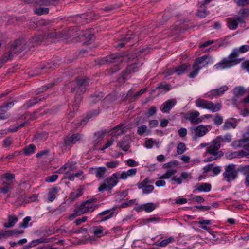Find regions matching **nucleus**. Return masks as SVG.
I'll return each mask as SVG.
<instances>
[{
	"label": "nucleus",
	"instance_id": "nucleus-10",
	"mask_svg": "<svg viewBox=\"0 0 249 249\" xmlns=\"http://www.w3.org/2000/svg\"><path fill=\"white\" fill-rule=\"evenodd\" d=\"M115 208V207H113L112 209L104 211L98 214L96 216L97 221L101 223L113 217L115 214L114 210Z\"/></svg>",
	"mask_w": 249,
	"mask_h": 249
},
{
	"label": "nucleus",
	"instance_id": "nucleus-18",
	"mask_svg": "<svg viewBox=\"0 0 249 249\" xmlns=\"http://www.w3.org/2000/svg\"><path fill=\"white\" fill-rule=\"evenodd\" d=\"M209 58V55H205L201 57H198L196 59L195 62L193 64V68L199 67L200 66L203 67H206L207 65L210 63L209 61H208V59Z\"/></svg>",
	"mask_w": 249,
	"mask_h": 249
},
{
	"label": "nucleus",
	"instance_id": "nucleus-55",
	"mask_svg": "<svg viewBox=\"0 0 249 249\" xmlns=\"http://www.w3.org/2000/svg\"><path fill=\"white\" fill-rule=\"evenodd\" d=\"M194 70L190 73L189 77L193 78L195 77L198 73L199 70L202 69V67L193 68Z\"/></svg>",
	"mask_w": 249,
	"mask_h": 249
},
{
	"label": "nucleus",
	"instance_id": "nucleus-64",
	"mask_svg": "<svg viewBox=\"0 0 249 249\" xmlns=\"http://www.w3.org/2000/svg\"><path fill=\"white\" fill-rule=\"evenodd\" d=\"M223 122V118L221 116L216 114L214 119V123L216 125H220Z\"/></svg>",
	"mask_w": 249,
	"mask_h": 249
},
{
	"label": "nucleus",
	"instance_id": "nucleus-30",
	"mask_svg": "<svg viewBox=\"0 0 249 249\" xmlns=\"http://www.w3.org/2000/svg\"><path fill=\"white\" fill-rule=\"evenodd\" d=\"M107 133V132L105 130H101L95 133L93 141L94 144L97 145L102 140Z\"/></svg>",
	"mask_w": 249,
	"mask_h": 249
},
{
	"label": "nucleus",
	"instance_id": "nucleus-42",
	"mask_svg": "<svg viewBox=\"0 0 249 249\" xmlns=\"http://www.w3.org/2000/svg\"><path fill=\"white\" fill-rule=\"evenodd\" d=\"M177 173L176 169H169L166 172L160 177V179H168Z\"/></svg>",
	"mask_w": 249,
	"mask_h": 249
},
{
	"label": "nucleus",
	"instance_id": "nucleus-38",
	"mask_svg": "<svg viewBox=\"0 0 249 249\" xmlns=\"http://www.w3.org/2000/svg\"><path fill=\"white\" fill-rule=\"evenodd\" d=\"M246 92V89L243 87H236L234 89L233 94L235 97H238L243 95Z\"/></svg>",
	"mask_w": 249,
	"mask_h": 249
},
{
	"label": "nucleus",
	"instance_id": "nucleus-48",
	"mask_svg": "<svg viewBox=\"0 0 249 249\" xmlns=\"http://www.w3.org/2000/svg\"><path fill=\"white\" fill-rule=\"evenodd\" d=\"M35 13L38 15H42L43 14H46L49 13V8L39 7L36 8L35 11Z\"/></svg>",
	"mask_w": 249,
	"mask_h": 249
},
{
	"label": "nucleus",
	"instance_id": "nucleus-6",
	"mask_svg": "<svg viewBox=\"0 0 249 249\" xmlns=\"http://www.w3.org/2000/svg\"><path fill=\"white\" fill-rule=\"evenodd\" d=\"M10 50L13 54L18 55L27 52L29 50V46L27 45L24 39H18L14 41Z\"/></svg>",
	"mask_w": 249,
	"mask_h": 249
},
{
	"label": "nucleus",
	"instance_id": "nucleus-11",
	"mask_svg": "<svg viewBox=\"0 0 249 249\" xmlns=\"http://www.w3.org/2000/svg\"><path fill=\"white\" fill-rule=\"evenodd\" d=\"M192 132L194 134L193 139L196 140L198 137L204 136L208 132V129L207 126L200 125L192 128Z\"/></svg>",
	"mask_w": 249,
	"mask_h": 249
},
{
	"label": "nucleus",
	"instance_id": "nucleus-26",
	"mask_svg": "<svg viewBox=\"0 0 249 249\" xmlns=\"http://www.w3.org/2000/svg\"><path fill=\"white\" fill-rule=\"evenodd\" d=\"M115 101V97L112 95L107 96L102 101V107L104 108H108L111 106Z\"/></svg>",
	"mask_w": 249,
	"mask_h": 249
},
{
	"label": "nucleus",
	"instance_id": "nucleus-21",
	"mask_svg": "<svg viewBox=\"0 0 249 249\" xmlns=\"http://www.w3.org/2000/svg\"><path fill=\"white\" fill-rule=\"evenodd\" d=\"M104 97V94L102 92H96L91 94L89 98V104L91 106L101 100Z\"/></svg>",
	"mask_w": 249,
	"mask_h": 249
},
{
	"label": "nucleus",
	"instance_id": "nucleus-32",
	"mask_svg": "<svg viewBox=\"0 0 249 249\" xmlns=\"http://www.w3.org/2000/svg\"><path fill=\"white\" fill-rule=\"evenodd\" d=\"M117 145L124 151H127L129 148L128 139L123 138L121 139Z\"/></svg>",
	"mask_w": 249,
	"mask_h": 249
},
{
	"label": "nucleus",
	"instance_id": "nucleus-25",
	"mask_svg": "<svg viewBox=\"0 0 249 249\" xmlns=\"http://www.w3.org/2000/svg\"><path fill=\"white\" fill-rule=\"evenodd\" d=\"M46 35V38H50L52 39H60L64 37V34L60 32H56V30L52 29L49 31Z\"/></svg>",
	"mask_w": 249,
	"mask_h": 249
},
{
	"label": "nucleus",
	"instance_id": "nucleus-13",
	"mask_svg": "<svg viewBox=\"0 0 249 249\" xmlns=\"http://www.w3.org/2000/svg\"><path fill=\"white\" fill-rule=\"evenodd\" d=\"M231 141V136L229 134L225 135L219 136L213 140L212 143L215 146L216 149H219L221 147V142H230Z\"/></svg>",
	"mask_w": 249,
	"mask_h": 249
},
{
	"label": "nucleus",
	"instance_id": "nucleus-39",
	"mask_svg": "<svg viewBox=\"0 0 249 249\" xmlns=\"http://www.w3.org/2000/svg\"><path fill=\"white\" fill-rule=\"evenodd\" d=\"M171 89V86L169 84L160 83L158 85L156 89L153 90L155 91L157 89H162L164 92L170 90Z\"/></svg>",
	"mask_w": 249,
	"mask_h": 249
},
{
	"label": "nucleus",
	"instance_id": "nucleus-12",
	"mask_svg": "<svg viewBox=\"0 0 249 249\" xmlns=\"http://www.w3.org/2000/svg\"><path fill=\"white\" fill-rule=\"evenodd\" d=\"M245 21L238 15L230 18L228 20V27L231 30H235L238 28L239 23H244Z\"/></svg>",
	"mask_w": 249,
	"mask_h": 249
},
{
	"label": "nucleus",
	"instance_id": "nucleus-60",
	"mask_svg": "<svg viewBox=\"0 0 249 249\" xmlns=\"http://www.w3.org/2000/svg\"><path fill=\"white\" fill-rule=\"evenodd\" d=\"M138 70V67L136 66V64L131 65L127 67V71L129 73L135 72Z\"/></svg>",
	"mask_w": 249,
	"mask_h": 249
},
{
	"label": "nucleus",
	"instance_id": "nucleus-50",
	"mask_svg": "<svg viewBox=\"0 0 249 249\" xmlns=\"http://www.w3.org/2000/svg\"><path fill=\"white\" fill-rule=\"evenodd\" d=\"M237 172L238 173L239 172L242 173L244 175H247L249 174V165H246L245 166H239L236 169Z\"/></svg>",
	"mask_w": 249,
	"mask_h": 249
},
{
	"label": "nucleus",
	"instance_id": "nucleus-33",
	"mask_svg": "<svg viewBox=\"0 0 249 249\" xmlns=\"http://www.w3.org/2000/svg\"><path fill=\"white\" fill-rule=\"evenodd\" d=\"M208 14L209 12L207 11V6L201 3L197 11L198 16L200 18H204Z\"/></svg>",
	"mask_w": 249,
	"mask_h": 249
},
{
	"label": "nucleus",
	"instance_id": "nucleus-34",
	"mask_svg": "<svg viewBox=\"0 0 249 249\" xmlns=\"http://www.w3.org/2000/svg\"><path fill=\"white\" fill-rule=\"evenodd\" d=\"M228 87L226 86H224L219 89H215L211 91V95L212 96H218L224 94V93L227 90Z\"/></svg>",
	"mask_w": 249,
	"mask_h": 249
},
{
	"label": "nucleus",
	"instance_id": "nucleus-46",
	"mask_svg": "<svg viewBox=\"0 0 249 249\" xmlns=\"http://www.w3.org/2000/svg\"><path fill=\"white\" fill-rule=\"evenodd\" d=\"M13 53L10 50L9 52L4 54L1 58L0 59L1 62H2L3 64L6 62L8 60L11 59L13 57Z\"/></svg>",
	"mask_w": 249,
	"mask_h": 249
},
{
	"label": "nucleus",
	"instance_id": "nucleus-54",
	"mask_svg": "<svg viewBox=\"0 0 249 249\" xmlns=\"http://www.w3.org/2000/svg\"><path fill=\"white\" fill-rule=\"evenodd\" d=\"M3 178L8 182H11L12 184V180L15 178V175L12 173H7L3 175Z\"/></svg>",
	"mask_w": 249,
	"mask_h": 249
},
{
	"label": "nucleus",
	"instance_id": "nucleus-62",
	"mask_svg": "<svg viewBox=\"0 0 249 249\" xmlns=\"http://www.w3.org/2000/svg\"><path fill=\"white\" fill-rule=\"evenodd\" d=\"M58 178L57 175H53L50 176H48L45 178V181L48 182H53L55 181Z\"/></svg>",
	"mask_w": 249,
	"mask_h": 249
},
{
	"label": "nucleus",
	"instance_id": "nucleus-43",
	"mask_svg": "<svg viewBox=\"0 0 249 249\" xmlns=\"http://www.w3.org/2000/svg\"><path fill=\"white\" fill-rule=\"evenodd\" d=\"M174 239L172 237H169L166 239L163 240L160 243L156 244V245L161 247H166L168 244L174 242Z\"/></svg>",
	"mask_w": 249,
	"mask_h": 249
},
{
	"label": "nucleus",
	"instance_id": "nucleus-4",
	"mask_svg": "<svg viewBox=\"0 0 249 249\" xmlns=\"http://www.w3.org/2000/svg\"><path fill=\"white\" fill-rule=\"evenodd\" d=\"M196 105L198 107L211 110L213 112L219 111L221 108V104L218 103L214 105L212 102L202 99L200 98L196 101Z\"/></svg>",
	"mask_w": 249,
	"mask_h": 249
},
{
	"label": "nucleus",
	"instance_id": "nucleus-35",
	"mask_svg": "<svg viewBox=\"0 0 249 249\" xmlns=\"http://www.w3.org/2000/svg\"><path fill=\"white\" fill-rule=\"evenodd\" d=\"M18 218L15 215H10L8 216V220L7 223H5L3 226L7 228H11L18 222Z\"/></svg>",
	"mask_w": 249,
	"mask_h": 249
},
{
	"label": "nucleus",
	"instance_id": "nucleus-49",
	"mask_svg": "<svg viewBox=\"0 0 249 249\" xmlns=\"http://www.w3.org/2000/svg\"><path fill=\"white\" fill-rule=\"evenodd\" d=\"M186 149L184 143L180 142L178 144L177 148V152L178 155L182 154Z\"/></svg>",
	"mask_w": 249,
	"mask_h": 249
},
{
	"label": "nucleus",
	"instance_id": "nucleus-37",
	"mask_svg": "<svg viewBox=\"0 0 249 249\" xmlns=\"http://www.w3.org/2000/svg\"><path fill=\"white\" fill-rule=\"evenodd\" d=\"M189 67H190V65L183 64V65L179 66L178 67H175L174 70H175V73H176L178 75H181V74L184 73V72Z\"/></svg>",
	"mask_w": 249,
	"mask_h": 249
},
{
	"label": "nucleus",
	"instance_id": "nucleus-3",
	"mask_svg": "<svg viewBox=\"0 0 249 249\" xmlns=\"http://www.w3.org/2000/svg\"><path fill=\"white\" fill-rule=\"evenodd\" d=\"M119 172H116L109 178H106L103 183L99 187L98 191L102 192L104 190H111L118 182V179H120L118 175Z\"/></svg>",
	"mask_w": 249,
	"mask_h": 249
},
{
	"label": "nucleus",
	"instance_id": "nucleus-1",
	"mask_svg": "<svg viewBox=\"0 0 249 249\" xmlns=\"http://www.w3.org/2000/svg\"><path fill=\"white\" fill-rule=\"evenodd\" d=\"M249 50V45H244L238 49H234L227 58H224L222 61L214 65L215 69H224L230 68L238 63L237 57L239 53H244Z\"/></svg>",
	"mask_w": 249,
	"mask_h": 249
},
{
	"label": "nucleus",
	"instance_id": "nucleus-5",
	"mask_svg": "<svg viewBox=\"0 0 249 249\" xmlns=\"http://www.w3.org/2000/svg\"><path fill=\"white\" fill-rule=\"evenodd\" d=\"M223 177V179L228 183L234 180L238 177L236 165L230 164L225 166Z\"/></svg>",
	"mask_w": 249,
	"mask_h": 249
},
{
	"label": "nucleus",
	"instance_id": "nucleus-22",
	"mask_svg": "<svg viewBox=\"0 0 249 249\" xmlns=\"http://www.w3.org/2000/svg\"><path fill=\"white\" fill-rule=\"evenodd\" d=\"M176 100L169 99L162 105V108L161 109L164 113H168L170 109L176 104Z\"/></svg>",
	"mask_w": 249,
	"mask_h": 249
},
{
	"label": "nucleus",
	"instance_id": "nucleus-20",
	"mask_svg": "<svg viewBox=\"0 0 249 249\" xmlns=\"http://www.w3.org/2000/svg\"><path fill=\"white\" fill-rule=\"evenodd\" d=\"M107 171V169L105 167H100L98 168H90L89 169V172L90 174L95 175L97 178H103Z\"/></svg>",
	"mask_w": 249,
	"mask_h": 249
},
{
	"label": "nucleus",
	"instance_id": "nucleus-40",
	"mask_svg": "<svg viewBox=\"0 0 249 249\" xmlns=\"http://www.w3.org/2000/svg\"><path fill=\"white\" fill-rule=\"evenodd\" d=\"M57 2L56 0H38L37 4L43 6L54 5Z\"/></svg>",
	"mask_w": 249,
	"mask_h": 249
},
{
	"label": "nucleus",
	"instance_id": "nucleus-23",
	"mask_svg": "<svg viewBox=\"0 0 249 249\" xmlns=\"http://www.w3.org/2000/svg\"><path fill=\"white\" fill-rule=\"evenodd\" d=\"M126 130V126L124 124H120L113 129L111 134L115 136H120L124 133Z\"/></svg>",
	"mask_w": 249,
	"mask_h": 249
},
{
	"label": "nucleus",
	"instance_id": "nucleus-45",
	"mask_svg": "<svg viewBox=\"0 0 249 249\" xmlns=\"http://www.w3.org/2000/svg\"><path fill=\"white\" fill-rule=\"evenodd\" d=\"M82 36L85 37L87 40L84 42V44H88L89 41H92L94 39V36L92 34H89L88 33H86L81 35Z\"/></svg>",
	"mask_w": 249,
	"mask_h": 249
},
{
	"label": "nucleus",
	"instance_id": "nucleus-14",
	"mask_svg": "<svg viewBox=\"0 0 249 249\" xmlns=\"http://www.w3.org/2000/svg\"><path fill=\"white\" fill-rule=\"evenodd\" d=\"M200 115L198 111H194L192 112H188L185 115V118L190 121L193 124H198L203 121V118H199Z\"/></svg>",
	"mask_w": 249,
	"mask_h": 249
},
{
	"label": "nucleus",
	"instance_id": "nucleus-29",
	"mask_svg": "<svg viewBox=\"0 0 249 249\" xmlns=\"http://www.w3.org/2000/svg\"><path fill=\"white\" fill-rule=\"evenodd\" d=\"M237 123L233 119H230L226 120L222 126L224 130L229 129L231 128H235L237 126Z\"/></svg>",
	"mask_w": 249,
	"mask_h": 249
},
{
	"label": "nucleus",
	"instance_id": "nucleus-59",
	"mask_svg": "<svg viewBox=\"0 0 249 249\" xmlns=\"http://www.w3.org/2000/svg\"><path fill=\"white\" fill-rule=\"evenodd\" d=\"M10 114L7 113L6 111L5 110L0 109V120H5L9 118Z\"/></svg>",
	"mask_w": 249,
	"mask_h": 249
},
{
	"label": "nucleus",
	"instance_id": "nucleus-63",
	"mask_svg": "<svg viewBox=\"0 0 249 249\" xmlns=\"http://www.w3.org/2000/svg\"><path fill=\"white\" fill-rule=\"evenodd\" d=\"M234 1L239 6H244L249 4V0H234Z\"/></svg>",
	"mask_w": 249,
	"mask_h": 249
},
{
	"label": "nucleus",
	"instance_id": "nucleus-27",
	"mask_svg": "<svg viewBox=\"0 0 249 249\" xmlns=\"http://www.w3.org/2000/svg\"><path fill=\"white\" fill-rule=\"evenodd\" d=\"M60 188L58 187H53L51 188L48 194V200L50 202L53 201L56 198V195L60 191Z\"/></svg>",
	"mask_w": 249,
	"mask_h": 249
},
{
	"label": "nucleus",
	"instance_id": "nucleus-24",
	"mask_svg": "<svg viewBox=\"0 0 249 249\" xmlns=\"http://www.w3.org/2000/svg\"><path fill=\"white\" fill-rule=\"evenodd\" d=\"M137 170L136 168H131L127 171L119 172V178L122 179H126L128 177L133 176L136 174Z\"/></svg>",
	"mask_w": 249,
	"mask_h": 249
},
{
	"label": "nucleus",
	"instance_id": "nucleus-9",
	"mask_svg": "<svg viewBox=\"0 0 249 249\" xmlns=\"http://www.w3.org/2000/svg\"><path fill=\"white\" fill-rule=\"evenodd\" d=\"M82 139V136L79 133L69 135L64 138V146L66 148H71V146Z\"/></svg>",
	"mask_w": 249,
	"mask_h": 249
},
{
	"label": "nucleus",
	"instance_id": "nucleus-51",
	"mask_svg": "<svg viewBox=\"0 0 249 249\" xmlns=\"http://www.w3.org/2000/svg\"><path fill=\"white\" fill-rule=\"evenodd\" d=\"M141 189H142L143 194H149L154 190V186L151 185H143V187Z\"/></svg>",
	"mask_w": 249,
	"mask_h": 249
},
{
	"label": "nucleus",
	"instance_id": "nucleus-15",
	"mask_svg": "<svg viewBox=\"0 0 249 249\" xmlns=\"http://www.w3.org/2000/svg\"><path fill=\"white\" fill-rule=\"evenodd\" d=\"M48 94L45 95H40L37 97H36L33 99L29 100L26 102H25L22 106L21 108L24 110L28 109L30 107H33L36 103H38L40 101H42L43 100L46 99L48 96Z\"/></svg>",
	"mask_w": 249,
	"mask_h": 249
},
{
	"label": "nucleus",
	"instance_id": "nucleus-28",
	"mask_svg": "<svg viewBox=\"0 0 249 249\" xmlns=\"http://www.w3.org/2000/svg\"><path fill=\"white\" fill-rule=\"evenodd\" d=\"M196 187V190L200 192H208L211 189V185L208 183H197Z\"/></svg>",
	"mask_w": 249,
	"mask_h": 249
},
{
	"label": "nucleus",
	"instance_id": "nucleus-53",
	"mask_svg": "<svg viewBox=\"0 0 249 249\" xmlns=\"http://www.w3.org/2000/svg\"><path fill=\"white\" fill-rule=\"evenodd\" d=\"M179 164V162L175 160L171 162H169L167 163H166L163 164V168H171L174 166H177Z\"/></svg>",
	"mask_w": 249,
	"mask_h": 249
},
{
	"label": "nucleus",
	"instance_id": "nucleus-8",
	"mask_svg": "<svg viewBox=\"0 0 249 249\" xmlns=\"http://www.w3.org/2000/svg\"><path fill=\"white\" fill-rule=\"evenodd\" d=\"M219 149H216L215 146L212 143L207 147L206 152L212 155L206 158L204 161L206 162H210L214 160H216L218 158H220L223 155V153L221 151H219Z\"/></svg>",
	"mask_w": 249,
	"mask_h": 249
},
{
	"label": "nucleus",
	"instance_id": "nucleus-17",
	"mask_svg": "<svg viewBox=\"0 0 249 249\" xmlns=\"http://www.w3.org/2000/svg\"><path fill=\"white\" fill-rule=\"evenodd\" d=\"M124 60V58L119 55L118 54H112L107 56L105 58H103L101 60L100 64H104L106 63H115L122 62Z\"/></svg>",
	"mask_w": 249,
	"mask_h": 249
},
{
	"label": "nucleus",
	"instance_id": "nucleus-16",
	"mask_svg": "<svg viewBox=\"0 0 249 249\" xmlns=\"http://www.w3.org/2000/svg\"><path fill=\"white\" fill-rule=\"evenodd\" d=\"M82 191L81 189H77L75 191L71 192L70 194L69 197L68 198H66L65 199L64 204L67 206L70 205L80 197L82 195Z\"/></svg>",
	"mask_w": 249,
	"mask_h": 249
},
{
	"label": "nucleus",
	"instance_id": "nucleus-19",
	"mask_svg": "<svg viewBox=\"0 0 249 249\" xmlns=\"http://www.w3.org/2000/svg\"><path fill=\"white\" fill-rule=\"evenodd\" d=\"M46 39V35H35L32 36L29 40V43L32 47L40 45Z\"/></svg>",
	"mask_w": 249,
	"mask_h": 249
},
{
	"label": "nucleus",
	"instance_id": "nucleus-44",
	"mask_svg": "<svg viewBox=\"0 0 249 249\" xmlns=\"http://www.w3.org/2000/svg\"><path fill=\"white\" fill-rule=\"evenodd\" d=\"M142 207L146 212L150 213L155 209L156 206L153 203H148L145 204H143Z\"/></svg>",
	"mask_w": 249,
	"mask_h": 249
},
{
	"label": "nucleus",
	"instance_id": "nucleus-31",
	"mask_svg": "<svg viewBox=\"0 0 249 249\" xmlns=\"http://www.w3.org/2000/svg\"><path fill=\"white\" fill-rule=\"evenodd\" d=\"M56 66L53 63H47L41 66L40 67L38 68V69H40L41 71L40 72L41 73H46L48 72L49 71L54 70Z\"/></svg>",
	"mask_w": 249,
	"mask_h": 249
},
{
	"label": "nucleus",
	"instance_id": "nucleus-7",
	"mask_svg": "<svg viewBox=\"0 0 249 249\" xmlns=\"http://www.w3.org/2000/svg\"><path fill=\"white\" fill-rule=\"evenodd\" d=\"M95 205H89L86 202H84L78 208L75 209L73 213L70 216H77L84 214L88 212H93L95 210Z\"/></svg>",
	"mask_w": 249,
	"mask_h": 249
},
{
	"label": "nucleus",
	"instance_id": "nucleus-41",
	"mask_svg": "<svg viewBox=\"0 0 249 249\" xmlns=\"http://www.w3.org/2000/svg\"><path fill=\"white\" fill-rule=\"evenodd\" d=\"M3 187H0V192L3 194L7 193L12 188L13 185L11 182L3 181L2 183Z\"/></svg>",
	"mask_w": 249,
	"mask_h": 249
},
{
	"label": "nucleus",
	"instance_id": "nucleus-58",
	"mask_svg": "<svg viewBox=\"0 0 249 249\" xmlns=\"http://www.w3.org/2000/svg\"><path fill=\"white\" fill-rule=\"evenodd\" d=\"M147 130V127L145 125H142L138 127L137 133L139 135H142L144 133L146 132Z\"/></svg>",
	"mask_w": 249,
	"mask_h": 249
},
{
	"label": "nucleus",
	"instance_id": "nucleus-56",
	"mask_svg": "<svg viewBox=\"0 0 249 249\" xmlns=\"http://www.w3.org/2000/svg\"><path fill=\"white\" fill-rule=\"evenodd\" d=\"M119 164L118 160L110 161L106 163V166L109 168H114L118 166Z\"/></svg>",
	"mask_w": 249,
	"mask_h": 249
},
{
	"label": "nucleus",
	"instance_id": "nucleus-47",
	"mask_svg": "<svg viewBox=\"0 0 249 249\" xmlns=\"http://www.w3.org/2000/svg\"><path fill=\"white\" fill-rule=\"evenodd\" d=\"M240 17H242L244 20L249 16V8H242L239 11Z\"/></svg>",
	"mask_w": 249,
	"mask_h": 249
},
{
	"label": "nucleus",
	"instance_id": "nucleus-57",
	"mask_svg": "<svg viewBox=\"0 0 249 249\" xmlns=\"http://www.w3.org/2000/svg\"><path fill=\"white\" fill-rule=\"evenodd\" d=\"M31 220V217L30 216H27L25 217L23 221L20 222L19 225L20 227L26 228L28 227V223Z\"/></svg>",
	"mask_w": 249,
	"mask_h": 249
},
{
	"label": "nucleus",
	"instance_id": "nucleus-61",
	"mask_svg": "<svg viewBox=\"0 0 249 249\" xmlns=\"http://www.w3.org/2000/svg\"><path fill=\"white\" fill-rule=\"evenodd\" d=\"M244 143L242 142V140H239L234 141L232 143V146L235 148L237 149L240 147H242Z\"/></svg>",
	"mask_w": 249,
	"mask_h": 249
},
{
	"label": "nucleus",
	"instance_id": "nucleus-52",
	"mask_svg": "<svg viewBox=\"0 0 249 249\" xmlns=\"http://www.w3.org/2000/svg\"><path fill=\"white\" fill-rule=\"evenodd\" d=\"M49 241L48 239L40 238L36 240H33L32 243L30 244V246L34 247L38 244L39 243H47Z\"/></svg>",
	"mask_w": 249,
	"mask_h": 249
},
{
	"label": "nucleus",
	"instance_id": "nucleus-36",
	"mask_svg": "<svg viewBox=\"0 0 249 249\" xmlns=\"http://www.w3.org/2000/svg\"><path fill=\"white\" fill-rule=\"evenodd\" d=\"M36 147L34 144H30L28 146H26L22 151L25 155L28 156L35 152Z\"/></svg>",
	"mask_w": 249,
	"mask_h": 249
},
{
	"label": "nucleus",
	"instance_id": "nucleus-2",
	"mask_svg": "<svg viewBox=\"0 0 249 249\" xmlns=\"http://www.w3.org/2000/svg\"><path fill=\"white\" fill-rule=\"evenodd\" d=\"M75 82L77 84L76 87L72 88L71 89V93L76 91L75 97V101L76 103H79L81 101L82 97L81 95L83 94L86 90V87L89 83V79L87 78H77Z\"/></svg>",
	"mask_w": 249,
	"mask_h": 249
}]
</instances>
